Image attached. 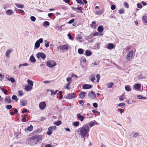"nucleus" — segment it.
Returning a JSON list of instances; mask_svg holds the SVG:
<instances>
[{
    "label": "nucleus",
    "instance_id": "f257e3e1",
    "mask_svg": "<svg viewBox=\"0 0 147 147\" xmlns=\"http://www.w3.org/2000/svg\"><path fill=\"white\" fill-rule=\"evenodd\" d=\"M80 129V134L82 137L84 138L87 136L89 131V127L88 125H84Z\"/></svg>",
    "mask_w": 147,
    "mask_h": 147
},
{
    "label": "nucleus",
    "instance_id": "f03ea898",
    "mask_svg": "<svg viewBox=\"0 0 147 147\" xmlns=\"http://www.w3.org/2000/svg\"><path fill=\"white\" fill-rule=\"evenodd\" d=\"M56 65L55 62L53 60H49L47 62V65L50 68H52Z\"/></svg>",
    "mask_w": 147,
    "mask_h": 147
},
{
    "label": "nucleus",
    "instance_id": "7ed1b4c3",
    "mask_svg": "<svg viewBox=\"0 0 147 147\" xmlns=\"http://www.w3.org/2000/svg\"><path fill=\"white\" fill-rule=\"evenodd\" d=\"M28 144L31 146H33L37 144L36 141H35L33 136L29 138L28 140Z\"/></svg>",
    "mask_w": 147,
    "mask_h": 147
},
{
    "label": "nucleus",
    "instance_id": "20e7f679",
    "mask_svg": "<svg viewBox=\"0 0 147 147\" xmlns=\"http://www.w3.org/2000/svg\"><path fill=\"white\" fill-rule=\"evenodd\" d=\"M134 54L133 51H130L127 55L126 59L127 61H129L131 59Z\"/></svg>",
    "mask_w": 147,
    "mask_h": 147
},
{
    "label": "nucleus",
    "instance_id": "39448f33",
    "mask_svg": "<svg viewBox=\"0 0 147 147\" xmlns=\"http://www.w3.org/2000/svg\"><path fill=\"white\" fill-rule=\"evenodd\" d=\"M36 57L38 59H39L40 57L43 59H45L46 57V55L43 53L39 52L36 54Z\"/></svg>",
    "mask_w": 147,
    "mask_h": 147
},
{
    "label": "nucleus",
    "instance_id": "423d86ee",
    "mask_svg": "<svg viewBox=\"0 0 147 147\" xmlns=\"http://www.w3.org/2000/svg\"><path fill=\"white\" fill-rule=\"evenodd\" d=\"M43 42V39L41 38L37 40L35 44V47L37 49L40 46V43Z\"/></svg>",
    "mask_w": 147,
    "mask_h": 147
},
{
    "label": "nucleus",
    "instance_id": "0eeeda50",
    "mask_svg": "<svg viewBox=\"0 0 147 147\" xmlns=\"http://www.w3.org/2000/svg\"><path fill=\"white\" fill-rule=\"evenodd\" d=\"M46 104L45 102H40L39 104V107L41 110H43L45 107Z\"/></svg>",
    "mask_w": 147,
    "mask_h": 147
},
{
    "label": "nucleus",
    "instance_id": "6e6552de",
    "mask_svg": "<svg viewBox=\"0 0 147 147\" xmlns=\"http://www.w3.org/2000/svg\"><path fill=\"white\" fill-rule=\"evenodd\" d=\"M58 49L60 50H67L68 49V47L66 45L59 46L57 47Z\"/></svg>",
    "mask_w": 147,
    "mask_h": 147
},
{
    "label": "nucleus",
    "instance_id": "1a4fd4ad",
    "mask_svg": "<svg viewBox=\"0 0 147 147\" xmlns=\"http://www.w3.org/2000/svg\"><path fill=\"white\" fill-rule=\"evenodd\" d=\"M33 136L35 140V141H36L37 143L40 140H41V135H35Z\"/></svg>",
    "mask_w": 147,
    "mask_h": 147
},
{
    "label": "nucleus",
    "instance_id": "9d476101",
    "mask_svg": "<svg viewBox=\"0 0 147 147\" xmlns=\"http://www.w3.org/2000/svg\"><path fill=\"white\" fill-rule=\"evenodd\" d=\"M67 98L69 99H71L75 97V93H74L68 94Z\"/></svg>",
    "mask_w": 147,
    "mask_h": 147
},
{
    "label": "nucleus",
    "instance_id": "9b49d317",
    "mask_svg": "<svg viewBox=\"0 0 147 147\" xmlns=\"http://www.w3.org/2000/svg\"><path fill=\"white\" fill-rule=\"evenodd\" d=\"M47 91H50L51 93V95L52 96H53L55 95L57 93V92L59 91V90H56L55 92H54L52 90L47 89Z\"/></svg>",
    "mask_w": 147,
    "mask_h": 147
},
{
    "label": "nucleus",
    "instance_id": "f8f14e48",
    "mask_svg": "<svg viewBox=\"0 0 147 147\" xmlns=\"http://www.w3.org/2000/svg\"><path fill=\"white\" fill-rule=\"evenodd\" d=\"M86 93V92H81L79 94V97L81 98V99H83L85 97V94Z\"/></svg>",
    "mask_w": 147,
    "mask_h": 147
},
{
    "label": "nucleus",
    "instance_id": "ddd939ff",
    "mask_svg": "<svg viewBox=\"0 0 147 147\" xmlns=\"http://www.w3.org/2000/svg\"><path fill=\"white\" fill-rule=\"evenodd\" d=\"M32 87L29 85H28L25 86V90L27 91H28L32 89Z\"/></svg>",
    "mask_w": 147,
    "mask_h": 147
},
{
    "label": "nucleus",
    "instance_id": "4468645a",
    "mask_svg": "<svg viewBox=\"0 0 147 147\" xmlns=\"http://www.w3.org/2000/svg\"><path fill=\"white\" fill-rule=\"evenodd\" d=\"M83 87L84 89H88L91 88L92 86L89 84H85L83 86Z\"/></svg>",
    "mask_w": 147,
    "mask_h": 147
},
{
    "label": "nucleus",
    "instance_id": "2eb2a0df",
    "mask_svg": "<svg viewBox=\"0 0 147 147\" xmlns=\"http://www.w3.org/2000/svg\"><path fill=\"white\" fill-rule=\"evenodd\" d=\"M92 53L90 50H86L85 51V55L87 56H89L92 54Z\"/></svg>",
    "mask_w": 147,
    "mask_h": 147
},
{
    "label": "nucleus",
    "instance_id": "dca6fc26",
    "mask_svg": "<svg viewBox=\"0 0 147 147\" xmlns=\"http://www.w3.org/2000/svg\"><path fill=\"white\" fill-rule=\"evenodd\" d=\"M77 117L81 121H82L84 119V117L82 116L80 113H78L77 115Z\"/></svg>",
    "mask_w": 147,
    "mask_h": 147
},
{
    "label": "nucleus",
    "instance_id": "f3484780",
    "mask_svg": "<svg viewBox=\"0 0 147 147\" xmlns=\"http://www.w3.org/2000/svg\"><path fill=\"white\" fill-rule=\"evenodd\" d=\"M140 87L141 85L140 84H136L134 86V88L135 89L137 90H139Z\"/></svg>",
    "mask_w": 147,
    "mask_h": 147
},
{
    "label": "nucleus",
    "instance_id": "a211bd4d",
    "mask_svg": "<svg viewBox=\"0 0 147 147\" xmlns=\"http://www.w3.org/2000/svg\"><path fill=\"white\" fill-rule=\"evenodd\" d=\"M90 93L93 96V98H96V96L94 92L93 91H91L90 93H89L88 96H89V97H91V94H90Z\"/></svg>",
    "mask_w": 147,
    "mask_h": 147
},
{
    "label": "nucleus",
    "instance_id": "6ab92c4d",
    "mask_svg": "<svg viewBox=\"0 0 147 147\" xmlns=\"http://www.w3.org/2000/svg\"><path fill=\"white\" fill-rule=\"evenodd\" d=\"M5 101L7 102L8 103H10L11 102V101L10 99V97L9 96L8 98L5 97Z\"/></svg>",
    "mask_w": 147,
    "mask_h": 147
},
{
    "label": "nucleus",
    "instance_id": "aec40b11",
    "mask_svg": "<svg viewBox=\"0 0 147 147\" xmlns=\"http://www.w3.org/2000/svg\"><path fill=\"white\" fill-rule=\"evenodd\" d=\"M53 132V130L51 127H50L48 128V131L47 132V134L48 135H50Z\"/></svg>",
    "mask_w": 147,
    "mask_h": 147
},
{
    "label": "nucleus",
    "instance_id": "412c9836",
    "mask_svg": "<svg viewBox=\"0 0 147 147\" xmlns=\"http://www.w3.org/2000/svg\"><path fill=\"white\" fill-rule=\"evenodd\" d=\"M114 45L112 43H109L107 45V48L109 49H112L114 48Z\"/></svg>",
    "mask_w": 147,
    "mask_h": 147
},
{
    "label": "nucleus",
    "instance_id": "4be33fe9",
    "mask_svg": "<svg viewBox=\"0 0 147 147\" xmlns=\"http://www.w3.org/2000/svg\"><path fill=\"white\" fill-rule=\"evenodd\" d=\"M12 50L9 49L7 50L5 53L6 56L7 57H9V54L11 53L12 51Z\"/></svg>",
    "mask_w": 147,
    "mask_h": 147
},
{
    "label": "nucleus",
    "instance_id": "5701e85b",
    "mask_svg": "<svg viewBox=\"0 0 147 147\" xmlns=\"http://www.w3.org/2000/svg\"><path fill=\"white\" fill-rule=\"evenodd\" d=\"M6 13L7 15H11L13 14V11L11 9H9L6 11Z\"/></svg>",
    "mask_w": 147,
    "mask_h": 147
},
{
    "label": "nucleus",
    "instance_id": "b1692460",
    "mask_svg": "<svg viewBox=\"0 0 147 147\" xmlns=\"http://www.w3.org/2000/svg\"><path fill=\"white\" fill-rule=\"evenodd\" d=\"M70 82H68L67 84H66L64 86V88L65 89H66L68 90L70 89V87H69V86L70 84Z\"/></svg>",
    "mask_w": 147,
    "mask_h": 147
},
{
    "label": "nucleus",
    "instance_id": "393cba45",
    "mask_svg": "<svg viewBox=\"0 0 147 147\" xmlns=\"http://www.w3.org/2000/svg\"><path fill=\"white\" fill-rule=\"evenodd\" d=\"M125 89L127 91H129L131 90L130 86L129 85H126L125 86Z\"/></svg>",
    "mask_w": 147,
    "mask_h": 147
},
{
    "label": "nucleus",
    "instance_id": "a878e982",
    "mask_svg": "<svg viewBox=\"0 0 147 147\" xmlns=\"http://www.w3.org/2000/svg\"><path fill=\"white\" fill-rule=\"evenodd\" d=\"M30 60L32 62H35L36 61L33 55H31L30 56Z\"/></svg>",
    "mask_w": 147,
    "mask_h": 147
},
{
    "label": "nucleus",
    "instance_id": "bb28decb",
    "mask_svg": "<svg viewBox=\"0 0 147 147\" xmlns=\"http://www.w3.org/2000/svg\"><path fill=\"white\" fill-rule=\"evenodd\" d=\"M97 30L99 32H100L103 30L104 29L102 26H100L98 27Z\"/></svg>",
    "mask_w": 147,
    "mask_h": 147
},
{
    "label": "nucleus",
    "instance_id": "cd10ccee",
    "mask_svg": "<svg viewBox=\"0 0 147 147\" xmlns=\"http://www.w3.org/2000/svg\"><path fill=\"white\" fill-rule=\"evenodd\" d=\"M62 123V122L60 121H57L56 122H54V124L56 125L59 126Z\"/></svg>",
    "mask_w": 147,
    "mask_h": 147
},
{
    "label": "nucleus",
    "instance_id": "c85d7f7f",
    "mask_svg": "<svg viewBox=\"0 0 147 147\" xmlns=\"http://www.w3.org/2000/svg\"><path fill=\"white\" fill-rule=\"evenodd\" d=\"M33 126L31 125H30V127L28 126L26 128V129L29 131H32L33 130Z\"/></svg>",
    "mask_w": 147,
    "mask_h": 147
},
{
    "label": "nucleus",
    "instance_id": "c756f323",
    "mask_svg": "<svg viewBox=\"0 0 147 147\" xmlns=\"http://www.w3.org/2000/svg\"><path fill=\"white\" fill-rule=\"evenodd\" d=\"M16 5L18 8H23L24 7V5L22 4H20L19 3H16Z\"/></svg>",
    "mask_w": 147,
    "mask_h": 147
},
{
    "label": "nucleus",
    "instance_id": "7c9ffc66",
    "mask_svg": "<svg viewBox=\"0 0 147 147\" xmlns=\"http://www.w3.org/2000/svg\"><path fill=\"white\" fill-rule=\"evenodd\" d=\"M104 12L103 11L99 10L98 11H96L95 13L96 15H100L102 14Z\"/></svg>",
    "mask_w": 147,
    "mask_h": 147
},
{
    "label": "nucleus",
    "instance_id": "2f4dec72",
    "mask_svg": "<svg viewBox=\"0 0 147 147\" xmlns=\"http://www.w3.org/2000/svg\"><path fill=\"white\" fill-rule=\"evenodd\" d=\"M27 82L28 84H29V85L31 86H32L33 85V82L32 81L29 80V79L28 80H27Z\"/></svg>",
    "mask_w": 147,
    "mask_h": 147
},
{
    "label": "nucleus",
    "instance_id": "473e14b6",
    "mask_svg": "<svg viewBox=\"0 0 147 147\" xmlns=\"http://www.w3.org/2000/svg\"><path fill=\"white\" fill-rule=\"evenodd\" d=\"M78 52L79 54H82L84 53V50L83 49H78Z\"/></svg>",
    "mask_w": 147,
    "mask_h": 147
},
{
    "label": "nucleus",
    "instance_id": "72a5a7b5",
    "mask_svg": "<svg viewBox=\"0 0 147 147\" xmlns=\"http://www.w3.org/2000/svg\"><path fill=\"white\" fill-rule=\"evenodd\" d=\"M113 85V82H110L107 85V86L109 88H111Z\"/></svg>",
    "mask_w": 147,
    "mask_h": 147
},
{
    "label": "nucleus",
    "instance_id": "f704fd0d",
    "mask_svg": "<svg viewBox=\"0 0 147 147\" xmlns=\"http://www.w3.org/2000/svg\"><path fill=\"white\" fill-rule=\"evenodd\" d=\"M12 98L13 100H15L16 102L18 101L17 96L15 95H13L12 97Z\"/></svg>",
    "mask_w": 147,
    "mask_h": 147
},
{
    "label": "nucleus",
    "instance_id": "c9c22d12",
    "mask_svg": "<svg viewBox=\"0 0 147 147\" xmlns=\"http://www.w3.org/2000/svg\"><path fill=\"white\" fill-rule=\"evenodd\" d=\"M21 102L22 104V105L23 106L26 105L27 104V102L26 100H22L21 101Z\"/></svg>",
    "mask_w": 147,
    "mask_h": 147
},
{
    "label": "nucleus",
    "instance_id": "e433bc0d",
    "mask_svg": "<svg viewBox=\"0 0 147 147\" xmlns=\"http://www.w3.org/2000/svg\"><path fill=\"white\" fill-rule=\"evenodd\" d=\"M50 23L48 21H45V22L43 23V25L46 27V26H49V25Z\"/></svg>",
    "mask_w": 147,
    "mask_h": 147
},
{
    "label": "nucleus",
    "instance_id": "4c0bfd02",
    "mask_svg": "<svg viewBox=\"0 0 147 147\" xmlns=\"http://www.w3.org/2000/svg\"><path fill=\"white\" fill-rule=\"evenodd\" d=\"M59 97L60 99H61L63 97L62 92L61 91H60L59 92Z\"/></svg>",
    "mask_w": 147,
    "mask_h": 147
},
{
    "label": "nucleus",
    "instance_id": "58836bf2",
    "mask_svg": "<svg viewBox=\"0 0 147 147\" xmlns=\"http://www.w3.org/2000/svg\"><path fill=\"white\" fill-rule=\"evenodd\" d=\"M96 77L97 78L96 82H99L100 78V76L99 74H97L96 75Z\"/></svg>",
    "mask_w": 147,
    "mask_h": 147
},
{
    "label": "nucleus",
    "instance_id": "ea45409f",
    "mask_svg": "<svg viewBox=\"0 0 147 147\" xmlns=\"http://www.w3.org/2000/svg\"><path fill=\"white\" fill-rule=\"evenodd\" d=\"M90 81L92 82H94V81L95 79V78L94 77V76H90Z\"/></svg>",
    "mask_w": 147,
    "mask_h": 147
},
{
    "label": "nucleus",
    "instance_id": "a19ab883",
    "mask_svg": "<svg viewBox=\"0 0 147 147\" xmlns=\"http://www.w3.org/2000/svg\"><path fill=\"white\" fill-rule=\"evenodd\" d=\"M8 79L9 80L11 81V82L12 83H13L15 81V80L14 78H13L11 77L10 78H8Z\"/></svg>",
    "mask_w": 147,
    "mask_h": 147
},
{
    "label": "nucleus",
    "instance_id": "79ce46f5",
    "mask_svg": "<svg viewBox=\"0 0 147 147\" xmlns=\"http://www.w3.org/2000/svg\"><path fill=\"white\" fill-rule=\"evenodd\" d=\"M143 20L146 23H147V17L145 16H144L142 17Z\"/></svg>",
    "mask_w": 147,
    "mask_h": 147
},
{
    "label": "nucleus",
    "instance_id": "37998d69",
    "mask_svg": "<svg viewBox=\"0 0 147 147\" xmlns=\"http://www.w3.org/2000/svg\"><path fill=\"white\" fill-rule=\"evenodd\" d=\"M94 125H95L94 122L93 121H91L89 123V125L90 126V127H92Z\"/></svg>",
    "mask_w": 147,
    "mask_h": 147
},
{
    "label": "nucleus",
    "instance_id": "c03bdc74",
    "mask_svg": "<svg viewBox=\"0 0 147 147\" xmlns=\"http://www.w3.org/2000/svg\"><path fill=\"white\" fill-rule=\"evenodd\" d=\"M66 80L68 82H70V84L71 83L72 81V78L71 77L67 78L66 79Z\"/></svg>",
    "mask_w": 147,
    "mask_h": 147
},
{
    "label": "nucleus",
    "instance_id": "a18cd8bd",
    "mask_svg": "<svg viewBox=\"0 0 147 147\" xmlns=\"http://www.w3.org/2000/svg\"><path fill=\"white\" fill-rule=\"evenodd\" d=\"M118 12L119 14H121L124 13V11L123 9H121L118 11Z\"/></svg>",
    "mask_w": 147,
    "mask_h": 147
},
{
    "label": "nucleus",
    "instance_id": "49530a36",
    "mask_svg": "<svg viewBox=\"0 0 147 147\" xmlns=\"http://www.w3.org/2000/svg\"><path fill=\"white\" fill-rule=\"evenodd\" d=\"M79 122L78 121H76L75 122H74L73 123V125L74 126H78L79 125Z\"/></svg>",
    "mask_w": 147,
    "mask_h": 147
},
{
    "label": "nucleus",
    "instance_id": "de8ad7c7",
    "mask_svg": "<svg viewBox=\"0 0 147 147\" xmlns=\"http://www.w3.org/2000/svg\"><path fill=\"white\" fill-rule=\"evenodd\" d=\"M28 65V64L27 63H25L23 64H20L19 65V68H20L22 66H27Z\"/></svg>",
    "mask_w": 147,
    "mask_h": 147
},
{
    "label": "nucleus",
    "instance_id": "09e8293b",
    "mask_svg": "<svg viewBox=\"0 0 147 147\" xmlns=\"http://www.w3.org/2000/svg\"><path fill=\"white\" fill-rule=\"evenodd\" d=\"M111 9L112 10H115L116 9V6L114 4H113L111 5Z\"/></svg>",
    "mask_w": 147,
    "mask_h": 147
},
{
    "label": "nucleus",
    "instance_id": "8fccbe9b",
    "mask_svg": "<svg viewBox=\"0 0 147 147\" xmlns=\"http://www.w3.org/2000/svg\"><path fill=\"white\" fill-rule=\"evenodd\" d=\"M12 107L10 105H7L6 106V108L8 109H10L12 108Z\"/></svg>",
    "mask_w": 147,
    "mask_h": 147
},
{
    "label": "nucleus",
    "instance_id": "3c124183",
    "mask_svg": "<svg viewBox=\"0 0 147 147\" xmlns=\"http://www.w3.org/2000/svg\"><path fill=\"white\" fill-rule=\"evenodd\" d=\"M30 19L32 21L34 22L36 20V18L34 16H32L30 17Z\"/></svg>",
    "mask_w": 147,
    "mask_h": 147
},
{
    "label": "nucleus",
    "instance_id": "603ef678",
    "mask_svg": "<svg viewBox=\"0 0 147 147\" xmlns=\"http://www.w3.org/2000/svg\"><path fill=\"white\" fill-rule=\"evenodd\" d=\"M102 34H101L100 35H99V34L98 32H96V33L93 34V35L94 36H99L102 35Z\"/></svg>",
    "mask_w": 147,
    "mask_h": 147
},
{
    "label": "nucleus",
    "instance_id": "864d4df0",
    "mask_svg": "<svg viewBox=\"0 0 147 147\" xmlns=\"http://www.w3.org/2000/svg\"><path fill=\"white\" fill-rule=\"evenodd\" d=\"M68 36L69 37V38L70 40H72L73 38L71 36V34L70 33H69L68 34Z\"/></svg>",
    "mask_w": 147,
    "mask_h": 147
},
{
    "label": "nucleus",
    "instance_id": "5fc2aeb1",
    "mask_svg": "<svg viewBox=\"0 0 147 147\" xmlns=\"http://www.w3.org/2000/svg\"><path fill=\"white\" fill-rule=\"evenodd\" d=\"M131 47V46H128V47H126V48H125V49L126 51H129Z\"/></svg>",
    "mask_w": 147,
    "mask_h": 147
},
{
    "label": "nucleus",
    "instance_id": "6e6d98bb",
    "mask_svg": "<svg viewBox=\"0 0 147 147\" xmlns=\"http://www.w3.org/2000/svg\"><path fill=\"white\" fill-rule=\"evenodd\" d=\"M74 21L75 20L74 19H72L68 22V23L69 24H72L74 22Z\"/></svg>",
    "mask_w": 147,
    "mask_h": 147
},
{
    "label": "nucleus",
    "instance_id": "4d7b16f0",
    "mask_svg": "<svg viewBox=\"0 0 147 147\" xmlns=\"http://www.w3.org/2000/svg\"><path fill=\"white\" fill-rule=\"evenodd\" d=\"M125 105V104L124 103H119L118 104V106L119 107H121V106H124Z\"/></svg>",
    "mask_w": 147,
    "mask_h": 147
},
{
    "label": "nucleus",
    "instance_id": "13d9d810",
    "mask_svg": "<svg viewBox=\"0 0 147 147\" xmlns=\"http://www.w3.org/2000/svg\"><path fill=\"white\" fill-rule=\"evenodd\" d=\"M125 7L126 8H128L129 7V5L128 3L126 2H125L124 3Z\"/></svg>",
    "mask_w": 147,
    "mask_h": 147
},
{
    "label": "nucleus",
    "instance_id": "bf43d9fd",
    "mask_svg": "<svg viewBox=\"0 0 147 147\" xmlns=\"http://www.w3.org/2000/svg\"><path fill=\"white\" fill-rule=\"evenodd\" d=\"M137 7L138 8H141L142 7V5L141 4L138 3L137 4Z\"/></svg>",
    "mask_w": 147,
    "mask_h": 147
},
{
    "label": "nucleus",
    "instance_id": "052dcab7",
    "mask_svg": "<svg viewBox=\"0 0 147 147\" xmlns=\"http://www.w3.org/2000/svg\"><path fill=\"white\" fill-rule=\"evenodd\" d=\"M93 106L94 107L96 108L98 107V104L96 103H94L93 104Z\"/></svg>",
    "mask_w": 147,
    "mask_h": 147
},
{
    "label": "nucleus",
    "instance_id": "680f3d73",
    "mask_svg": "<svg viewBox=\"0 0 147 147\" xmlns=\"http://www.w3.org/2000/svg\"><path fill=\"white\" fill-rule=\"evenodd\" d=\"M123 96V95H122L121 96H120L119 98V100H120V101L123 100H124Z\"/></svg>",
    "mask_w": 147,
    "mask_h": 147
},
{
    "label": "nucleus",
    "instance_id": "e2e57ef3",
    "mask_svg": "<svg viewBox=\"0 0 147 147\" xmlns=\"http://www.w3.org/2000/svg\"><path fill=\"white\" fill-rule=\"evenodd\" d=\"M139 135V134L138 133H135L133 135V138H135L136 137V136H138Z\"/></svg>",
    "mask_w": 147,
    "mask_h": 147
},
{
    "label": "nucleus",
    "instance_id": "0e129e2a",
    "mask_svg": "<svg viewBox=\"0 0 147 147\" xmlns=\"http://www.w3.org/2000/svg\"><path fill=\"white\" fill-rule=\"evenodd\" d=\"M76 1L77 3H81V4H83V3H82V1L81 0H76Z\"/></svg>",
    "mask_w": 147,
    "mask_h": 147
},
{
    "label": "nucleus",
    "instance_id": "69168bd1",
    "mask_svg": "<svg viewBox=\"0 0 147 147\" xmlns=\"http://www.w3.org/2000/svg\"><path fill=\"white\" fill-rule=\"evenodd\" d=\"M78 9L80 11H81L80 12L81 13H82V9L81 7H78L76 8Z\"/></svg>",
    "mask_w": 147,
    "mask_h": 147
},
{
    "label": "nucleus",
    "instance_id": "338daca9",
    "mask_svg": "<svg viewBox=\"0 0 147 147\" xmlns=\"http://www.w3.org/2000/svg\"><path fill=\"white\" fill-rule=\"evenodd\" d=\"M4 77V75H2V74H0V80H1Z\"/></svg>",
    "mask_w": 147,
    "mask_h": 147
},
{
    "label": "nucleus",
    "instance_id": "774afa93",
    "mask_svg": "<svg viewBox=\"0 0 147 147\" xmlns=\"http://www.w3.org/2000/svg\"><path fill=\"white\" fill-rule=\"evenodd\" d=\"M50 127H51V128L53 129V130H55L57 128L54 125L52 126H51Z\"/></svg>",
    "mask_w": 147,
    "mask_h": 147
}]
</instances>
